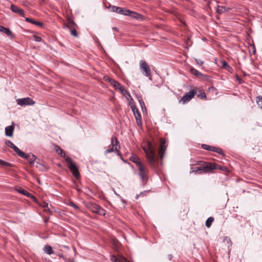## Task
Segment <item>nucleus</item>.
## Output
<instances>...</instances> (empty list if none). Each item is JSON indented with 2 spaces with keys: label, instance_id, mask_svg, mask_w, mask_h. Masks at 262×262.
Here are the masks:
<instances>
[{
  "label": "nucleus",
  "instance_id": "obj_1",
  "mask_svg": "<svg viewBox=\"0 0 262 262\" xmlns=\"http://www.w3.org/2000/svg\"><path fill=\"white\" fill-rule=\"evenodd\" d=\"M142 148L146 154V159L149 165L155 167L157 159L156 158L155 148L149 142H145L142 144Z\"/></svg>",
  "mask_w": 262,
  "mask_h": 262
},
{
  "label": "nucleus",
  "instance_id": "obj_2",
  "mask_svg": "<svg viewBox=\"0 0 262 262\" xmlns=\"http://www.w3.org/2000/svg\"><path fill=\"white\" fill-rule=\"evenodd\" d=\"M120 148L119 142L115 137H112L111 138V145H110L107 149L104 151V155L106 156L108 153L117 152L118 155H120V151L118 149Z\"/></svg>",
  "mask_w": 262,
  "mask_h": 262
},
{
  "label": "nucleus",
  "instance_id": "obj_3",
  "mask_svg": "<svg viewBox=\"0 0 262 262\" xmlns=\"http://www.w3.org/2000/svg\"><path fill=\"white\" fill-rule=\"evenodd\" d=\"M66 161L68 163L69 168L74 177L77 179H79L80 178V173L75 163L72 161L71 158L67 157Z\"/></svg>",
  "mask_w": 262,
  "mask_h": 262
},
{
  "label": "nucleus",
  "instance_id": "obj_4",
  "mask_svg": "<svg viewBox=\"0 0 262 262\" xmlns=\"http://www.w3.org/2000/svg\"><path fill=\"white\" fill-rule=\"evenodd\" d=\"M202 165L200 167H194L192 170L193 172L201 173L202 172H208L210 171V169L214 167L210 165L209 162H202Z\"/></svg>",
  "mask_w": 262,
  "mask_h": 262
},
{
  "label": "nucleus",
  "instance_id": "obj_5",
  "mask_svg": "<svg viewBox=\"0 0 262 262\" xmlns=\"http://www.w3.org/2000/svg\"><path fill=\"white\" fill-rule=\"evenodd\" d=\"M140 69L146 77H148L150 80H152L150 68L145 60L140 61Z\"/></svg>",
  "mask_w": 262,
  "mask_h": 262
},
{
  "label": "nucleus",
  "instance_id": "obj_6",
  "mask_svg": "<svg viewBox=\"0 0 262 262\" xmlns=\"http://www.w3.org/2000/svg\"><path fill=\"white\" fill-rule=\"evenodd\" d=\"M131 108L134 115L136 118L137 125L141 126L142 124V118L138 108L135 105H132Z\"/></svg>",
  "mask_w": 262,
  "mask_h": 262
},
{
  "label": "nucleus",
  "instance_id": "obj_7",
  "mask_svg": "<svg viewBox=\"0 0 262 262\" xmlns=\"http://www.w3.org/2000/svg\"><path fill=\"white\" fill-rule=\"evenodd\" d=\"M195 91L194 90H192L189 92H187L180 100V102L185 104L189 102L195 95Z\"/></svg>",
  "mask_w": 262,
  "mask_h": 262
},
{
  "label": "nucleus",
  "instance_id": "obj_8",
  "mask_svg": "<svg viewBox=\"0 0 262 262\" xmlns=\"http://www.w3.org/2000/svg\"><path fill=\"white\" fill-rule=\"evenodd\" d=\"M16 102L20 105H33L35 104V102L29 97L18 99Z\"/></svg>",
  "mask_w": 262,
  "mask_h": 262
},
{
  "label": "nucleus",
  "instance_id": "obj_9",
  "mask_svg": "<svg viewBox=\"0 0 262 262\" xmlns=\"http://www.w3.org/2000/svg\"><path fill=\"white\" fill-rule=\"evenodd\" d=\"M167 146V144L166 140L161 139L160 140V149L158 152L159 157L161 160H162L164 157Z\"/></svg>",
  "mask_w": 262,
  "mask_h": 262
},
{
  "label": "nucleus",
  "instance_id": "obj_10",
  "mask_svg": "<svg viewBox=\"0 0 262 262\" xmlns=\"http://www.w3.org/2000/svg\"><path fill=\"white\" fill-rule=\"evenodd\" d=\"M108 81L115 89H118L122 94L125 95V93H127V92L124 89L121 84L118 81L113 79H109Z\"/></svg>",
  "mask_w": 262,
  "mask_h": 262
},
{
  "label": "nucleus",
  "instance_id": "obj_11",
  "mask_svg": "<svg viewBox=\"0 0 262 262\" xmlns=\"http://www.w3.org/2000/svg\"><path fill=\"white\" fill-rule=\"evenodd\" d=\"M139 171V175L142 181H144L146 177L147 169V168L141 163L137 166Z\"/></svg>",
  "mask_w": 262,
  "mask_h": 262
},
{
  "label": "nucleus",
  "instance_id": "obj_12",
  "mask_svg": "<svg viewBox=\"0 0 262 262\" xmlns=\"http://www.w3.org/2000/svg\"><path fill=\"white\" fill-rule=\"evenodd\" d=\"M11 10L14 13L18 14L20 16H24V10L14 5H11Z\"/></svg>",
  "mask_w": 262,
  "mask_h": 262
},
{
  "label": "nucleus",
  "instance_id": "obj_13",
  "mask_svg": "<svg viewBox=\"0 0 262 262\" xmlns=\"http://www.w3.org/2000/svg\"><path fill=\"white\" fill-rule=\"evenodd\" d=\"M14 127L13 125H11L6 127L5 128V135L7 137H12Z\"/></svg>",
  "mask_w": 262,
  "mask_h": 262
},
{
  "label": "nucleus",
  "instance_id": "obj_14",
  "mask_svg": "<svg viewBox=\"0 0 262 262\" xmlns=\"http://www.w3.org/2000/svg\"><path fill=\"white\" fill-rule=\"evenodd\" d=\"M25 20L27 22H29V23H30L32 24H34L36 26H37L39 27H42L43 25V23L40 22V21H36L34 19H31V18H28V17H26L25 18Z\"/></svg>",
  "mask_w": 262,
  "mask_h": 262
},
{
  "label": "nucleus",
  "instance_id": "obj_15",
  "mask_svg": "<svg viewBox=\"0 0 262 262\" xmlns=\"http://www.w3.org/2000/svg\"><path fill=\"white\" fill-rule=\"evenodd\" d=\"M231 9L230 8H227L225 6H219L217 7L216 9V12L218 13H223L224 12H228L229 11L231 10Z\"/></svg>",
  "mask_w": 262,
  "mask_h": 262
},
{
  "label": "nucleus",
  "instance_id": "obj_16",
  "mask_svg": "<svg viewBox=\"0 0 262 262\" xmlns=\"http://www.w3.org/2000/svg\"><path fill=\"white\" fill-rule=\"evenodd\" d=\"M26 158H24L27 159L31 165L34 164L35 160L36 159V156L34 155H30L26 154Z\"/></svg>",
  "mask_w": 262,
  "mask_h": 262
},
{
  "label": "nucleus",
  "instance_id": "obj_17",
  "mask_svg": "<svg viewBox=\"0 0 262 262\" xmlns=\"http://www.w3.org/2000/svg\"><path fill=\"white\" fill-rule=\"evenodd\" d=\"M11 148H12L17 153V154L21 158H26V154L25 152H24L23 151H22L21 150H20L15 145Z\"/></svg>",
  "mask_w": 262,
  "mask_h": 262
},
{
  "label": "nucleus",
  "instance_id": "obj_18",
  "mask_svg": "<svg viewBox=\"0 0 262 262\" xmlns=\"http://www.w3.org/2000/svg\"><path fill=\"white\" fill-rule=\"evenodd\" d=\"M129 160L134 162V163H135L136 164V165L137 166L138 165H139V164H140L141 163V161H140V159H139V158L134 155H132L130 158H129Z\"/></svg>",
  "mask_w": 262,
  "mask_h": 262
},
{
  "label": "nucleus",
  "instance_id": "obj_19",
  "mask_svg": "<svg viewBox=\"0 0 262 262\" xmlns=\"http://www.w3.org/2000/svg\"><path fill=\"white\" fill-rule=\"evenodd\" d=\"M220 63L223 68L226 69L228 71L232 70V68L229 66L227 62L225 60H220Z\"/></svg>",
  "mask_w": 262,
  "mask_h": 262
},
{
  "label": "nucleus",
  "instance_id": "obj_20",
  "mask_svg": "<svg viewBox=\"0 0 262 262\" xmlns=\"http://www.w3.org/2000/svg\"><path fill=\"white\" fill-rule=\"evenodd\" d=\"M100 207V206L96 204H91L89 207L90 210L94 212L97 213L98 211V209Z\"/></svg>",
  "mask_w": 262,
  "mask_h": 262
},
{
  "label": "nucleus",
  "instance_id": "obj_21",
  "mask_svg": "<svg viewBox=\"0 0 262 262\" xmlns=\"http://www.w3.org/2000/svg\"><path fill=\"white\" fill-rule=\"evenodd\" d=\"M112 11L115 12L118 14H121L123 12V8L117 6H113L111 7Z\"/></svg>",
  "mask_w": 262,
  "mask_h": 262
},
{
  "label": "nucleus",
  "instance_id": "obj_22",
  "mask_svg": "<svg viewBox=\"0 0 262 262\" xmlns=\"http://www.w3.org/2000/svg\"><path fill=\"white\" fill-rule=\"evenodd\" d=\"M190 73L193 74V75H195V76H201L202 77H205L206 75L203 74H202L201 73H200L199 71H198V70H196V69H195L194 68H191L190 69Z\"/></svg>",
  "mask_w": 262,
  "mask_h": 262
},
{
  "label": "nucleus",
  "instance_id": "obj_23",
  "mask_svg": "<svg viewBox=\"0 0 262 262\" xmlns=\"http://www.w3.org/2000/svg\"><path fill=\"white\" fill-rule=\"evenodd\" d=\"M44 251L47 254L50 255L54 253V251L51 247L49 245H46L43 248Z\"/></svg>",
  "mask_w": 262,
  "mask_h": 262
},
{
  "label": "nucleus",
  "instance_id": "obj_24",
  "mask_svg": "<svg viewBox=\"0 0 262 262\" xmlns=\"http://www.w3.org/2000/svg\"><path fill=\"white\" fill-rule=\"evenodd\" d=\"M2 32L5 33L7 36L11 37L12 38H14V35L12 32L9 28L5 27L3 31Z\"/></svg>",
  "mask_w": 262,
  "mask_h": 262
},
{
  "label": "nucleus",
  "instance_id": "obj_25",
  "mask_svg": "<svg viewBox=\"0 0 262 262\" xmlns=\"http://www.w3.org/2000/svg\"><path fill=\"white\" fill-rule=\"evenodd\" d=\"M0 165L5 168L11 167L12 166V164L1 159H0Z\"/></svg>",
  "mask_w": 262,
  "mask_h": 262
},
{
  "label": "nucleus",
  "instance_id": "obj_26",
  "mask_svg": "<svg viewBox=\"0 0 262 262\" xmlns=\"http://www.w3.org/2000/svg\"><path fill=\"white\" fill-rule=\"evenodd\" d=\"M213 221H214V218L213 217H208L205 223L206 226L207 228L210 227Z\"/></svg>",
  "mask_w": 262,
  "mask_h": 262
},
{
  "label": "nucleus",
  "instance_id": "obj_27",
  "mask_svg": "<svg viewBox=\"0 0 262 262\" xmlns=\"http://www.w3.org/2000/svg\"><path fill=\"white\" fill-rule=\"evenodd\" d=\"M141 16L142 15L141 14H140L136 12H134V11H132V14L130 15V17L134 18H136V19L140 18Z\"/></svg>",
  "mask_w": 262,
  "mask_h": 262
},
{
  "label": "nucleus",
  "instance_id": "obj_28",
  "mask_svg": "<svg viewBox=\"0 0 262 262\" xmlns=\"http://www.w3.org/2000/svg\"><path fill=\"white\" fill-rule=\"evenodd\" d=\"M132 11L123 8V12L121 13V14L130 16V15L132 14Z\"/></svg>",
  "mask_w": 262,
  "mask_h": 262
},
{
  "label": "nucleus",
  "instance_id": "obj_29",
  "mask_svg": "<svg viewBox=\"0 0 262 262\" xmlns=\"http://www.w3.org/2000/svg\"><path fill=\"white\" fill-rule=\"evenodd\" d=\"M256 102L258 105L262 108V97L258 96L256 98Z\"/></svg>",
  "mask_w": 262,
  "mask_h": 262
},
{
  "label": "nucleus",
  "instance_id": "obj_30",
  "mask_svg": "<svg viewBox=\"0 0 262 262\" xmlns=\"http://www.w3.org/2000/svg\"><path fill=\"white\" fill-rule=\"evenodd\" d=\"M198 97L201 99H205L206 97V94L204 92L200 91L199 93L197 94Z\"/></svg>",
  "mask_w": 262,
  "mask_h": 262
},
{
  "label": "nucleus",
  "instance_id": "obj_31",
  "mask_svg": "<svg viewBox=\"0 0 262 262\" xmlns=\"http://www.w3.org/2000/svg\"><path fill=\"white\" fill-rule=\"evenodd\" d=\"M139 103L141 105L142 111L143 112H144V111H146V106H145V105L143 101L141 99L139 100Z\"/></svg>",
  "mask_w": 262,
  "mask_h": 262
},
{
  "label": "nucleus",
  "instance_id": "obj_32",
  "mask_svg": "<svg viewBox=\"0 0 262 262\" xmlns=\"http://www.w3.org/2000/svg\"><path fill=\"white\" fill-rule=\"evenodd\" d=\"M210 165L214 167L213 168H211L210 169V171L211 170H213V169H222V167L221 166H219V165L216 164H214V163H210Z\"/></svg>",
  "mask_w": 262,
  "mask_h": 262
},
{
  "label": "nucleus",
  "instance_id": "obj_33",
  "mask_svg": "<svg viewBox=\"0 0 262 262\" xmlns=\"http://www.w3.org/2000/svg\"><path fill=\"white\" fill-rule=\"evenodd\" d=\"M209 91L210 92H212V93H213L214 95H217V89L213 87V86H211V87H210L209 89Z\"/></svg>",
  "mask_w": 262,
  "mask_h": 262
},
{
  "label": "nucleus",
  "instance_id": "obj_34",
  "mask_svg": "<svg viewBox=\"0 0 262 262\" xmlns=\"http://www.w3.org/2000/svg\"><path fill=\"white\" fill-rule=\"evenodd\" d=\"M70 30L71 34H72V35H73L74 37H77L78 36V34H77L76 29H72V28H70Z\"/></svg>",
  "mask_w": 262,
  "mask_h": 262
},
{
  "label": "nucleus",
  "instance_id": "obj_35",
  "mask_svg": "<svg viewBox=\"0 0 262 262\" xmlns=\"http://www.w3.org/2000/svg\"><path fill=\"white\" fill-rule=\"evenodd\" d=\"M97 214L99 215H104L105 214V211L100 206V207L98 209Z\"/></svg>",
  "mask_w": 262,
  "mask_h": 262
},
{
  "label": "nucleus",
  "instance_id": "obj_36",
  "mask_svg": "<svg viewBox=\"0 0 262 262\" xmlns=\"http://www.w3.org/2000/svg\"><path fill=\"white\" fill-rule=\"evenodd\" d=\"M211 146L210 145H207V144H202V147L205 149V150H209V151H210L211 150Z\"/></svg>",
  "mask_w": 262,
  "mask_h": 262
},
{
  "label": "nucleus",
  "instance_id": "obj_37",
  "mask_svg": "<svg viewBox=\"0 0 262 262\" xmlns=\"http://www.w3.org/2000/svg\"><path fill=\"white\" fill-rule=\"evenodd\" d=\"M55 149L56 150V151L57 152H58L59 154H60V155H62V149L60 148L58 146L56 145L55 146Z\"/></svg>",
  "mask_w": 262,
  "mask_h": 262
},
{
  "label": "nucleus",
  "instance_id": "obj_38",
  "mask_svg": "<svg viewBox=\"0 0 262 262\" xmlns=\"http://www.w3.org/2000/svg\"><path fill=\"white\" fill-rule=\"evenodd\" d=\"M33 39L36 42H40L42 40V39L40 37L38 36L35 35H33Z\"/></svg>",
  "mask_w": 262,
  "mask_h": 262
},
{
  "label": "nucleus",
  "instance_id": "obj_39",
  "mask_svg": "<svg viewBox=\"0 0 262 262\" xmlns=\"http://www.w3.org/2000/svg\"><path fill=\"white\" fill-rule=\"evenodd\" d=\"M5 143L11 148H12L14 145V144L10 140H6L5 141Z\"/></svg>",
  "mask_w": 262,
  "mask_h": 262
},
{
  "label": "nucleus",
  "instance_id": "obj_40",
  "mask_svg": "<svg viewBox=\"0 0 262 262\" xmlns=\"http://www.w3.org/2000/svg\"><path fill=\"white\" fill-rule=\"evenodd\" d=\"M18 191L19 193H20L26 195H28L29 194L28 192H27L26 190H25L23 189H20L18 190Z\"/></svg>",
  "mask_w": 262,
  "mask_h": 262
},
{
  "label": "nucleus",
  "instance_id": "obj_41",
  "mask_svg": "<svg viewBox=\"0 0 262 262\" xmlns=\"http://www.w3.org/2000/svg\"><path fill=\"white\" fill-rule=\"evenodd\" d=\"M74 25V21L72 19H69L68 21V27L70 28H71L73 27V26Z\"/></svg>",
  "mask_w": 262,
  "mask_h": 262
},
{
  "label": "nucleus",
  "instance_id": "obj_42",
  "mask_svg": "<svg viewBox=\"0 0 262 262\" xmlns=\"http://www.w3.org/2000/svg\"><path fill=\"white\" fill-rule=\"evenodd\" d=\"M215 152H216L221 155L225 156V154H224L223 150L220 148L217 147Z\"/></svg>",
  "mask_w": 262,
  "mask_h": 262
},
{
  "label": "nucleus",
  "instance_id": "obj_43",
  "mask_svg": "<svg viewBox=\"0 0 262 262\" xmlns=\"http://www.w3.org/2000/svg\"><path fill=\"white\" fill-rule=\"evenodd\" d=\"M195 60L196 63L200 66H202L204 63L203 61H202L199 59L195 58Z\"/></svg>",
  "mask_w": 262,
  "mask_h": 262
},
{
  "label": "nucleus",
  "instance_id": "obj_44",
  "mask_svg": "<svg viewBox=\"0 0 262 262\" xmlns=\"http://www.w3.org/2000/svg\"><path fill=\"white\" fill-rule=\"evenodd\" d=\"M111 259L113 262H118L120 261L115 255H112L111 256Z\"/></svg>",
  "mask_w": 262,
  "mask_h": 262
},
{
  "label": "nucleus",
  "instance_id": "obj_45",
  "mask_svg": "<svg viewBox=\"0 0 262 262\" xmlns=\"http://www.w3.org/2000/svg\"><path fill=\"white\" fill-rule=\"evenodd\" d=\"M69 205L70 206L74 208L75 209H78L79 208L78 206L76 204H75L74 202H70Z\"/></svg>",
  "mask_w": 262,
  "mask_h": 262
},
{
  "label": "nucleus",
  "instance_id": "obj_46",
  "mask_svg": "<svg viewBox=\"0 0 262 262\" xmlns=\"http://www.w3.org/2000/svg\"><path fill=\"white\" fill-rule=\"evenodd\" d=\"M147 191H144V192H141L140 194H137L136 195V199H138V198L140 196V195H142V196H144V193H146Z\"/></svg>",
  "mask_w": 262,
  "mask_h": 262
},
{
  "label": "nucleus",
  "instance_id": "obj_47",
  "mask_svg": "<svg viewBox=\"0 0 262 262\" xmlns=\"http://www.w3.org/2000/svg\"><path fill=\"white\" fill-rule=\"evenodd\" d=\"M217 147L211 146L210 151L216 152Z\"/></svg>",
  "mask_w": 262,
  "mask_h": 262
},
{
  "label": "nucleus",
  "instance_id": "obj_48",
  "mask_svg": "<svg viewBox=\"0 0 262 262\" xmlns=\"http://www.w3.org/2000/svg\"><path fill=\"white\" fill-rule=\"evenodd\" d=\"M45 204H46V206H45V210H49L50 209L49 204L48 203H45Z\"/></svg>",
  "mask_w": 262,
  "mask_h": 262
},
{
  "label": "nucleus",
  "instance_id": "obj_49",
  "mask_svg": "<svg viewBox=\"0 0 262 262\" xmlns=\"http://www.w3.org/2000/svg\"><path fill=\"white\" fill-rule=\"evenodd\" d=\"M202 162H204L203 161H198L197 162L196 164L197 165H200V166L202 165Z\"/></svg>",
  "mask_w": 262,
  "mask_h": 262
},
{
  "label": "nucleus",
  "instance_id": "obj_50",
  "mask_svg": "<svg viewBox=\"0 0 262 262\" xmlns=\"http://www.w3.org/2000/svg\"><path fill=\"white\" fill-rule=\"evenodd\" d=\"M4 28H5L4 27L0 25V32H2L3 31Z\"/></svg>",
  "mask_w": 262,
  "mask_h": 262
},
{
  "label": "nucleus",
  "instance_id": "obj_51",
  "mask_svg": "<svg viewBox=\"0 0 262 262\" xmlns=\"http://www.w3.org/2000/svg\"><path fill=\"white\" fill-rule=\"evenodd\" d=\"M61 157L65 158L66 159L67 157H66V154L63 151L62 152V155H61Z\"/></svg>",
  "mask_w": 262,
  "mask_h": 262
},
{
  "label": "nucleus",
  "instance_id": "obj_52",
  "mask_svg": "<svg viewBox=\"0 0 262 262\" xmlns=\"http://www.w3.org/2000/svg\"><path fill=\"white\" fill-rule=\"evenodd\" d=\"M252 48H253V53H255V47L253 45H252Z\"/></svg>",
  "mask_w": 262,
  "mask_h": 262
},
{
  "label": "nucleus",
  "instance_id": "obj_53",
  "mask_svg": "<svg viewBox=\"0 0 262 262\" xmlns=\"http://www.w3.org/2000/svg\"><path fill=\"white\" fill-rule=\"evenodd\" d=\"M114 30H117V28L116 27H114L113 28Z\"/></svg>",
  "mask_w": 262,
  "mask_h": 262
},
{
  "label": "nucleus",
  "instance_id": "obj_54",
  "mask_svg": "<svg viewBox=\"0 0 262 262\" xmlns=\"http://www.w3.org/2000/svg\"><path fill=\"white\" fill-rule=\"evenodd\" d=\"M124 260H125V261L126 262H130V261H129L128 260H127L126 259H125V258L124 259Z\"/></svg>",
  "mask_w": 262,
  "mask_h": 262
}]
</instances>
